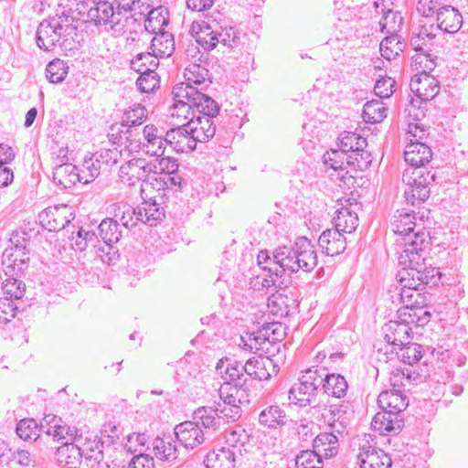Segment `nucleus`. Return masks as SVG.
I'll list each match as a JSON object with an SVG mask.
<instances>
[{"label": "nucleus", "mask_w": 468, "mask_h": 468, "mask_svg": "<svg viewBox=\"0 0 468 468\" xmlns=\"http://www.w3.org/2000/svg\"><path fill=\"white\" fill-rule=\"evenodd\" d=\"M314 449L325 458L335 456L338 450V434L330 431L320 433L314 441Z\"/></svg>", "instance_id": "nucleus-35"}, {"label": "nucleus", "mask_w": 468, "mask_h": 468, "mask_svg": "<svg viewBox=\"0 0 468 468\" xmlns=\"http://www.w3.org/2000/svg\"><path fill=\"white\" fill-rule=\"evenodd\" d=\"M431 148L417 139L415 142L410 140L405 147L404 159L410 167L423 168L422 166L431 161Z\"/></svg>", "instance_id": "nucleus-23"}, {"label": "nucleus", "mask_w": 468, "mask_h": 468, "mask_svg": "<svg viewBox=\"0 0 468 468\" xmlns=\"http://www.w3.org/2000/svg\"><path fill=\"white\" fill-rule=\"evenodd\" d=\"M77 27L70 16H55L42 21L37 30V44L45 51L53 50L57 46L67 48L69 40L77 35Z\"/></svg>", "instance_id": "nucleus-3"}, {"label": "nucleus", "mask_w": 468, "mask_h": 468, "mask_svg": "<svg viewBox=\"0 0 468 468\" xmlns=\"http://www.w3.org/2000/svg\"><path fill=\"white\" fill-rule=\"evenodd\" d=\"M324 393L335 398H342L347 390V382L344 377L338 374H328L323 378Z\"/></svg>", "instance_id": "nucleus-39"}, {"label": "nucleus", "mask_w": 468, "mask_h": 468, "mask_svg": "<svg viewBox=\"0 0 468 468\" xmlns=\"http://www.w3.org/2000/svg\"><path fill=\"white\" fill-rule=\"evenodd\" d=\"M176 440L186 448H195L202 444L205 440V432L195 421H184L175 427Z\"/></svg>", "instance_id": "nucleus-17"}, {"label": "nucleus", "mask_w": 468, "mask_h": 468, "mask_svg": "<svg viewBox=\"0 0 468 468\" xmlns=\"http://www.w3.org/2000/svg\"><path fill=\"white\" fill-rule=\"evenodd\" d=\"M246 375L258 380H267L271 378V370L275 373L276 365L269 357H253L245 363Z\"/></svg>", "instance_id": "nucleus-31"}, {"label": "nucleus", "mask_w": 468, "mask_h": 468, "mask_svg": "<svg viewBox=\"0 0 468 468\" xmlns=\"http://www.w3.org/2000/svg\"><path fill=\"white\" fill-rule=\"evenodd\" d=\"M69 67L61 59H54L46 68L47 78L52 83L61 82L68 74Z\"/></svg>", "instance_id": "nucleus-55"}, {"label": "nucleus", "mask_w": 468, "mask_h": 468, "mask_svg": "<svg viewBox=\"0 0 468 468\" xmlns=\"http://www.w3.org/2000/svg\"><path fill=\"white\" fill-rule=\"evenodd\" d=\"M362 115L365 122L378 123L387 117V107L383 101L372 100L364 105Z\"/></svg>", "instance_id": "nucleus-43"}, {"label": "nucleus", "mask_w": 468, "mask_h": 468, "mask_svg": "<svg viewBox=\"0 0 468 468\" xmlns=\"http://www.w3.org/2000/svg\"><path fill=\"white\" fill-rule=\"evenodd\" d=\"M151 52L156 57H170L175 50V42L172 34L161 32L156 34L151 40Z\"/></svg>", "instance_id": "nucleus-37"}, {"label": "nucleus", "mask_w": 468, "mask_h": 468, "mask_svg": "<svg viewBox=\"0 0 468 468\" xmlns=\"http://www.w3.org/2000/svg\"><path fill=\"white\" fill-rule=\"evenodd\" d=\"M335 229L345 233H352L358 226V217L347 207L337 210L333 218Z\"/></svg>", "instance_id": "nucleus-38"}, {"label": "nucleus", "mask_w": 468, "mask_h": 468, "mask_svg": "<svg viewBox=\"0 0 468 468\" xmlns=\"http://www.w3.org/2000/svg\"><path fill=\"white\" fill-rule=\"evenodd\" d=\"M183 86L173 88L174 104L169 109L171 123L176 127H185L186 122L195 118V110L199 113L207 112L208 114H218L219 107L209 96L196 90Z\"/></svg>", "instance_id": "nucleus-2"}, {"label": "nucleus", "mask_w": 468, "mask_h": 468, "mask_svg": "<svg viewBox=\"0 0 468 468\" xmlns=\"http://www.w3.org/2000/svg\"><path fill=\"white\" fill-rule=\"evenodd\" d=\"M415 227V216L409 212H400L392 223L393 231L403 237L413 233Z\"/></svg>", "instance_id": "nucleus-52"}, {"label": "nucleus", "mask_w": 468, "mask_h": 468, "mask_svg": "<svg viewBox=\"0 0 468 468\" xmlns=\"http://www.w3.org/2000/svg\"><path fill=\"white\" fill-rule=\"evenodd\" d=\"M16 276L8 277L3 282L2 289L8 298L21 299L26 292V284L23 281L16 278Z\"/></svg>", "instance_id": "nucleus-56"}, {"label": "nucleus", "mask_w": 468, "mask_h": 468, "mask_svg": "<svg viewBox=\"0 0 468 468\" xmlns=\"http://www.w3.org/2000/svg\"><path fill=\"white\" fill-rule=\"evenodd\" d=\"M435 179V175L425 168L409 167L404 170L402 181L408 186L404 195L406 201L411 205L423 202L430 197V184Z\"/></svg>", "instance_id": "nucleus-7"}, {"label": "nucleus", "mask_w": 468, "mask_h": 468, "mask_svg": "<svg viewBox=\"0 0 468 468\" xmlns=\"http://www.w3.org/2000/svg\"><path fill=\"white\" fill-rule=\"evenodd\" d=\"M93 157L97 163L112 165L121 159L122 152L118 147L112 145V148H101L97 151Z\"/></svg>", "instance_id": "nucleus-61"}, {"label": "nucleus", "mask_w": 468, "mask_h": 468, "mask_svg": "<svg viewBox=\"0 0 468 468\" xmlns=\"http://www.w3.org/2000/svg\"><path fill=\"white\" fill-rule=\"evenodd\" d=\"M163 10L159 8H147V12L144 14L143 32H141L135 42L140 41L142 38L148 37L150 34H160L164 32V27L167 25L165 17L163 16Z\"/></svg>", "instance_id": "nucleus-25"}, {"label": "nucleus", "mask_w": 468, "mask_h": 468, "mask_svg": "<svg viewBox=\"0 0 468 468\" xmlns=\"http://www.w3.org/2000/svg\"><path fill=\"white\" fill-rule=\"evenodd\" d=\"M190 31L197 42L207 50L215 48L219 43L232 48L238 39L237 33L232 27L223 28L216 19L207 16L199 22H194Z\"/></svg>", "instance_id": "nucleus-4"}, {"label": "nucleus", "mask_w": 468, "mask_h": 468, "mask_svg": "<svg viewBox=\"0 0 468 468\" xmlns=\"http://www.w3.org/2000/svg\"><path fill=\"white\" fill-rule=\"evenodd\" d=\"M148 0H100L88 11V17L98 27L117 37L126 36V43L133 44L143 32L144 14Z\"/></svg>", "instance_id": "nucleus-1"}, {"label": "nucleus", "mask_w": 468, "mask_h": 468, "mask_svg": "<svg viewBox=\"0 0 468 468\" xmlns=\"http://www.w3.org/2000/svg\"><path fill=\"white\" fill-rule=\"evenodd\" d=\"M324 419L328 424L330 431L335 434H342L347 426V418L346 416V410H343V406H336L330 410L328 415L324 416Z\"/></svg>", "instance_id": "nucleus-45"}, {"label": "nucleus", "mask_w": 468, "mask_h": 468, "mask_svg": "<svg viewBox=\"0 0 468 468\" xmlns=\"http://www.w3.org/2000/svg\"><path fill=\"white\" fill-rule=\"evenodd\" d=\"M46 433L57 441H64L62 443L81 442V434H79V431L67 425L63 420L58 426H52L51 430H47Z\"/></svg>", "instance_id": "nucleus-40"}, {"label": "nucleus", "mask_w": 468, "mask_h": 468, "mask_svg": "<svg viewBox=\"0 0 468 468\" xmlns=\"http://www.w3.org/2000/svg\"><path fill=\"white\" fill-rule=\"evenodd\" d=\"M218 374L226 375L225 379L237 387H241L245 384L246 378L243 379L246 374L245 364L226 358L220 359L216 367Z\"/></svg>", "instance_id": "nucleus-28"}, {"label": "nucleus", "mask_w": 468, "mask_h": 468, "mask_svg": "<svg viewBox=\"0 0 468 468\" xmlns=\"http://www.w3.org/2000/svg\"><path fill=\"white\" fill-rule=\"evenodd\" d=\"M397 348H399L397 352L398 357L409 366H412L422 357V347L419 344L410 343V341L409 344L398 346Z\"/></svg>", "instance_id": "nucleus-51"}, {"label": "nucleus", "mask_w": 468, "mask_h": 468, "mask_svg": "<svg viewBox=\"0 0 468 468\" xmlns=\"http://www.w3.org/2000/svg\"><path fill=\"white\" fill-rule=\"evenodd\" d=\"M285 419V412L278 406H270L263 410L259 416L260 422L269 428H276L284 424Z\"/></svg>", "instance_id": "nucleus-49"}, {"label": "nucleus", "mask_w": 468, "mask_h": 468, "mask_svg": "<svg viewBox=\"0 0 468 468\" xmlns=\"http://www.w3.org/2000/svg\"><path fill=\"white\" fill-rule=\"evenodd\" d=\"M81 452V457L89 468H99L103 460L102 445L104 441L98 440L97 436L83 438L81 442L76 441Z\"/></svg>", "instance_id": "nucleus-18"}, {"label": "nucleus", "mask_w": 468, "mask_h": 468, "mask_svg": "<svg viewBox=\"0 0 468 468\" xmlns=\"http://www.w3.org/2000/svg\"><path fill=\"white\" fill-rule=\"evenodd\" d=\"M155 168L152 163L144 158H133L121 165L119 178L123 185L133 186L145 181Z\"/></svg>", "instance_id": "nucleus-10"}, {"label": "nucleus", "mask_w": 468, "mask_h": 468, "mask_svg": "<svg viewBox=\"0 0 468 468\" xmlns=\"http://www.w3.org/2000/svg\"><path fill=\"white\" fill-rule=\"evenodd\" d=\"M166 145H168L166 135L165 137L161 135L156 140L144 143L143 147L146 154L159 158L164 155Z\"/></svg>", "instance_id": "nucleus-64"}, {"label": "nucleus", "mask_w": 468, "mask_h": 468, "mask_svg": "<svg viewBox=\"0 0 468 468\" xmlns=\"http://www.w3.org/2000/svg\"><path fill=\"white\" fill-rule=\"evenodd\" d=\"M410 45L416 51H423V53L417 54L414 57L415 63L420 64L421 66V64H423L425 60L426 62L429 63H425L424 69L431 70L434 67V63L432 60L428 59L430 55L425 53L427 50L428 44L421 38H420V37L414 35L410 39Z\"/></svg>", "instance_id": "nucleus-57"}, {"label": "nucleus", "mask_w": 468, "mask_h": 468, "mask_svg": "<svg viewBox=\"0 0 468 468\" xmlns=\"http://www.w3.org/2000/svg\"><path fill=\"white\" fill-rule=\"evenodd\" d=\"M108 209L113 215V219L125 229L133 228L139 220H144L142 210H136L127 203H115L111 205Z\"/></svg>", "instance_id": "nucleus-22"}, {"label": "nucleus", "mask_w": 468, "mask_h": 468, "mask_svg": "<svg viewBox=\"0 0 468 468\" xmlns=\"http://www.w3.org/2000/svg\"><path fill=\"white\" fill-rule=\"evenodd\" d=\"M411 328L409 322L389 321L383 326L384 338L391 347V352L398 346L409 344L411 340Z\"/></svg>", "instance_id": "nucleus-15"}, {"label": "nucleus", "mask_w": 468, "mask_h": 468, "mask_svg": "<svg viewBox=\"0 0 468 468\" xmlns=\"http://www.w3.org/2000/svg\"><path fill=\"white\" fill-rule=\"evenodd\" d=\"M16 433L24 441L36 440L38 437L37 424L32 419L21 420L16 426Z\"/></svg>", "instance_id": "nucleus-60"}, {"label": "nucleus", "mask_w": 468, "mask_h": 468, "mask_svg": "<svg viewBox=\"0 0 468 468\" xmlns=\"http://www.w3.org/2000/svg\"><path fill=\"white\" fill-rule=\"evenodd\" d=\"M99 232L101 238L107 245L118 242L122 237L119 224L113 218L103 219L99 225Z\"/></svg>", "instance_id": "nucleus-48"}, {"label": "nucleus", "mask_w": 468, "mask_h": 468, "mask_svg": "<svg viewBox=\"0 0 468 468\" xmlns=\"http://www.w3.org/2000/svg\"><path fill=\"white\" fill-rule=\"evenodd\" d=\"M379 51L384 58L390 61L403 51V44L400 42L398 35H390L381 41Z\"/></svg>", "instance_id": "nucleus-50"}, {"label": "nucleus", "mask_w": 468, "mask_h": 468, "mask_svg": "<svg viewBox=\"0 0 468 468\" xmlns=\"http://www.w3.org/2000/svg\"><path fill=\"white\" fill-rule=\"evenodd\" d=\"M409 404V400L400 390L382 391L378 398V405L382 410L399 416Z\"/></svg>", "instance_id": "nucleus-26"}, {"label": "nucleus", "mask_w": 468, "mask_h": 468, "mask_svg": "<svg viewBox=\"0 0 468 468\" xmlns=\"http://www.w3.org/2000/svg\"><path fill=\"white\" fill-rule=\"evenodd\" d=\"M184 79V82L176 86L187 87L186 90H196L197 92H202L204 88L210 83L208 70L204 66L196 63H191L185 69Z\"/></svg>", "instance_id": "nucleus-20"}, {"label": "nucleus", "mask_w": 468, "mask_h": 468, "mask_svg": "<svg viewBox=\"0 0 468 468\" xmlns=\"http://www.w3.org/2000/svg\"><path fill=\"white\" fill-rule=\"evenodd\" d=\"M286 250V246L277 248L272 251L271 255L268 250H261L257 257L259 266L264 271H268L271 275L276 278L282 277L288 270L284 266L286 260H282L281 254Z\"/></svg>", "instance_id": "nucleus-19"}, {"label": "nucleus", "mask_w": 468, "mask_h": 468, "mask_svg": "<svg viewBox=\"0 0 468 468\" xmlns=\"http://www.w3.org/2000/svg\"><path fill=\"white\" fill-rule=\"evenodd\" d=\"M357 461L360 468H390L392 463L390 457L382 450L375 449L366 435L359 443Z\"/></svg>", "instance_id": "nucleus-13"}, {"label": "nucleus", "mask_w": 468, "mask_h": 468, "mask_svg": "<svg viewBox=\"0 0 468 468\" xmlns=\"http://www.w3.org/2000/svg\"><path fill=\"white\" fill-rule=\"evenodd\" d=\"M219 399L223 405H240L245 399V390L229 382H225L218 389Z\"/></svg>", "instance_id": "nucleus-41"}, {"label": "nucleus", "mask_w": 468, "mask_h": 468, "mask_svg": "<svg viewBox=\"0 0 468 468\" xmlns=\"http://www.w3.org/2000/svg\"><path fill=\"white\" fill-rule=\"evenodd\" d=\"M159 65V58L152 52L139 53L131 60V68L136 72L155 71Z\"/></svg>", "instance_id": "nucleus-46"}, {"label": "nucleus", "mask_w": 468, "mask_h": 468, "mask_svg": "<svg viewBox=\"0 0 468 468\" xmlns=\"http://www.w3.org/2000/svg\"><path fill=\"white\" fill-rule=\"evenodd\" d=\"M429 241L423 232L410 234L404 238V250L400 254L399 262L404 264V268L418 269L420 271L435 270L427 267L424 263V258L421 255L423 250L427 247Z\"/></svg>", "instance_id": "nucleus-8"}, {"label": "nucleus", "mask_w": 468, "mask_h": 468, "mask_svg": "<svg viewBox=\"0 0 468 468\" xmlns=\"http://www.w3.org/2000/svg\"><path fill=\"white\" fill-rule=\"evenodd\" d=\"M204 463L207 468H234V453L227 448L212 451L207 454Z\"/></svg>", "instance_id": "nucleus-36"}, {"label": "nucleus", "mask_w": 468, "mask_h": 468, "mask_svg": "<svg viewBox=\"0 0 468 468\" xmlns=\"http://www.w3.org/2000/svg\"><path fill=\"white\" fill-rule=\"evenodd\" d=\"M81 452L77 442L62 443L57 449V461L65 468H77L81 463Z\"/></svg>", "instance_id": "nucleus-33"}, {"label": "nucleus", "mask_w": 468, "mask_h": 468, "mask_svg": "<svg viewBox=\"0 0 468 468\" xmlns=\"http://www.w3.org/2000/svg\"><path fill=\"white\" fill-rule=\"evenodd\" d=\"M350 154L344 153L341 149L327 151L323 155L324 164L337 173V178L346 181V176L349 174L348 167L355 164L350 160Z\"/></svg>", "instance_id": "nucleus-24"}, {"label": "nucleus", "mask_w": 468, "mask_h": 468, "mask_svg": "<svg viewBox=\"0 0 468 468\" xmlns=\"http://www.w3.org/2000/svg\"><path fill=\"white\" fill-rule=\"evenodd\" d=\"M410 90L421 101H427L433 99L440 91L439 81L425 69L415 75L410 82Z\"/></svg>", "instance_id": "nucleus-14"}, {"label": "nucleus", "mask_w": 468, "mask_h": 468, "mask_svg": "<svg viewBox=\"0 0 468 468\" xmlns=\"http://www.w3.org/2000/svg\"><path fill=\"white\" fill-rule=\"evenodd\" d=\"M73 218L72 207L64 204L49 207L39 215L41 224L49 231L63 229Z\"/></svg>", "instance_id": "nucleus-12"}, {"label": "nucleus", "mask_w": 468, "mask_h": 468, "mask_svg": "<svg viewBox=\"0 0 468 468\" xmlns=\"http://www.w3.org/2000/svg\"><path fill=\"white\" fill-rule=\"evenodd\" d=\"M395 80L390 77H381L376 81L375 94L380 99L389 98L394 92Z\"/></svg>", "instance_id": "nucleus-63"}, {"label": "nucleus", "mask_w": 468, "mask_h": 468, "mask_svg": "<svg viewBox=\"0 0 468 468\" xmlns=\"http://www.w3.org/2000/svg\"><path fill=\"white\" fill-rule=\"evenodd\" d=\"M323 455L315 450L303 451L295 459L297 468H323Z\"/></svg>", "instance_id": "nucleus-54"}, {"label": "nucleus", "mask_w": 468, "mask_h": 468, "mask_svg": "<svg viewBox=\"0 0 468 468\" xmlns=\"http://www.w3.org/2000/svg\"><path fill=\"white\" fill-rule=\"evenodd\" d=\"M151 163L156 167L155 171L152 173L153 175L165 173L168 175L172 182L176 184L175 177H170V176L175 174L178 169V164L175 158L161 156V158H157Z\"/></svg>", "instance_id": "nucleus-59"}, {"label": "nucleus", "mask_w": 468, "mask_h": 468, "mask_svg": "<svg viewBox=\"0 0 468 468\" xmlns=\"http://www.w3.org/2000/svg\"><path fill=\"white\" fill-rule=\"evenodd\" d=\"M339 149L347 154H353L356 151H361L367 146L366 138L352 132H345L339 137Z\"/></svg>", "instance_id": "nucleus-42"}, {"label": "nucleus", "mask_w": 468, "mask_h": 468, "mask_svg": "<svg viewBox=\"0 0 468 468\" xmlns=\"http://www.w3.org/2000/svg\"><path fill=\"white\" fill-rule=\"evenodd\" d=\"M100 164L101 163H97L95 161L93 155L90 158L84 160L82 165L83 168L81 173H80L81 181L84 184H88L90 181H93L99 176L101 169Z\"/></svg>", "instance_id": "nucleus-62"}, {"label": "nucleus", "mask_w": 468, "mask_h": 468, "mask_svg": "<svg viewBox=\"0 0 468 468\" xmlns=\"http://www.w3.org/2000/svg\"><path fill=\"white\" fill-rule=\"evenodd\" d=\"M166 143L177 153H189L197 146L195 139L186 125L167 131Z\"/></svg>", "instance_id": "nucleus-21"}, {"label": "nucleus", "mask_w": 468, "mask_h": 468, "mask_svg": "<svg viewBox=\"0 0 468 468\" xmlns=\"http://www.w3.org/2000/svg\"><path fill=\"white\" fill-rule=\"evenodd\" d=\"M439 274L437 270L420 271L412 268H403L397 274V280L400 286L399 292V301L409 308L414 303V296H420L419 291L424 289V286L432 282Z\"/></svg>", "instance_id": "nucleus-5"}, {"label": "nucleus", "mask_w": 468, "mask_h": 468, "mask_svg": "<svg viewBox=\"0 0 468 468\" xmlns=\"http://www.w3.org/2000/svg\"><path fill=\"white\" fill-rule=\"evenodd\" d=\"M153 449L155 455L160 459L173 461L177 458L176 447L170 437L154 439Z\"/></svg>", "instance_id": "nucleus-47"}, {"label": "nucleus", "mask_w": 468, "mask_h": 468, "mask_svg": "<svg viewBox=\"0 0 468 468\" xmlns=\"http://www.w3.org/2000/svg\"><path fill=\"white\" fill-rule=\"evenodd\" d=\"M463 24V16L452 5H442L437 13V27L446 33L457 32Z\"/></svg>", "instance_id": "nucleus-29"}, {"label": "nucleus", "mask_w": 468, "mask_h": 468, "mask_svg": "<svg viewBox=\"0 0 468 468\" xmlns=\"http://www.w3.org/2000/svg\"><path fill=\"white\" fill-rule=\"evenodd\" d=\"M376 12L382 13V17L379 21L380 30L383 33L390 35H397L396 33L401 28L402 16L399 12L386 9L384 0H378L374 3Z\"/></svg>", "instance_id": "nucleus-30"}, {"label": "nucleus", "mask_w": 468, "mask_h": 468, "mask_svg": "<svg viewBox=\"0 0 468 468\" xmlns=\"http://www.w3.org/2000/svg\"><path fill=\"white\" fill-rule=\"evenodd\" d=\"M200 113L202 115L191 118L186 124L196 143L207 142L216 133V126L212 118L217 116V114H208L207 112H201Z\"/></svg>", "instance_id": "nucleus-16"}, {"label": "nucleus", "mask_w": 468, "mask_h": 468, "mask_svg": "<svg viewBox=\"0 0 468 468\" xmlns=\"http://www.w3.org/2000/svg\"><path fill=\"white\" fill-rule=\"evenodd\" d=\"M140 209L144 218L142 221L149 226L156 225L165 216L164 208L155 200L151 199L149 202H144V207Z\"/></svg>", "instance_id": "nucleus-53"}, {"label": "nucleus", "mask_w": 468, "mask_h": 468, "mask_svg": "<svg viewBox=\"0 0 468 468\" xmlns=\"http://www.w3.org/2000/svg\"><path fill=\"white\" fill-rule=\"evenodd\" d=\"M28 261L29 255L26 247L12 246L3 252L0 270L7 277L18 276L27 268Z\"/></svg>", "instance_id": "nucleus-11"}, {"label": "nucleus", "mask_w": 468, "mask_h": 468, "mask_svg": "<svg viewBox=\"0 0 468 468\" xmlns=\"http://www.w3.org/2000/svg\"><path fill=\"white\" fill-rule=\"evenodd\" d=\"M194 420L207 430L216 431L219 426V418L214 407L198 408L194 411Z\"/></svg>", "instance_id": "nucleus-44"}, {"label": "nucleus", "mask_w": 468, "mask_h": 468, "mask_svg": "<svg viewBox=\"0 0 468 468\" xmlns=\"http://www.w3.org/2000/svg\"><path fill=\"white\" fill-rule=\"evenodd\" d=\"M371 427L381 435L398 433L402 429V420L400 416L392 415L387 410H381L374 416Z\"/></svg>", "instance_id": "nucleus-32"}, {"label": "nucleus", "mask_w": 468, "mask_h": 468, "mask_svg": "<svg viewBox=\"0 0 468 468\" xmlns=\"http://www.w3.org/2000/svg\"><path fill=\"white\" fill-rule=\"evenodd\" d=\"M318 244L326 255L335 256L346 250V241L340 231L328 229L320 235Z\"/></svg>", "instance_id": "nucleus-27"}, {"label": "nucleus", "mask_w": 468, "mask_h": 468, "mask_svg": "<svg viewBox=\"0 0 468 468\" xmlns=\"http://www.w3.org/2000/svg\"><path fill=\"white\" fill-rule=\"evenodd\" d=\"M282 260H286L284 265L288 272H297L299 270L310 271L317 265V254L314 246L305 237L296 239L292 248L286 247Z\"/></svg>", "instance_id": "nucleus-6"}, {"label": "nucleus", "mask_w": 468, "mask_h": 468, "mask_svg": "<svg viewBox=\"0 0 468 468\" xmlns=\"http://www.w3.org/2000/svg\"><path fill=\"white\" fill-rule=\"evenodd\" d=\"M323 383V377L318 376L316 371L308 370L289 390V400L300 407L306 406L311 402L312 398L319 386Z\"/></svg>", "instance_id": "nucleus-9"}, {"label": "nucleus", "mask_w": 468, "mask_h": 468, "mask_svg": "<svg viewBox=\"0 0 468 468\" xmlns=\"http://www.w3.org/2000/svg\"><path fill=\"white\" fill-rule=\"evenodd\" d=\"M53 180L64 188H69L77 182H81L80 174L77 167L69 163L56 166L53 171Z\"/></svg>", "instance_id": "nucleus-34"}, {"label": "nucleus", "mask_w": 468, "mask_h": 468, "mask_svg": "<svg viewBox=\"0 0 468 468\" xmlns=\"http://www.w3.org/2000/svg\"><path fill=\"white\" fill-rule=\"evenodd\" d=\"M140 77L136 80V85L142 92L149 93L159 87V77L155 71L139 72Z\"/></svg>", "instance_id": "nucleus-58"}]
</instances>
